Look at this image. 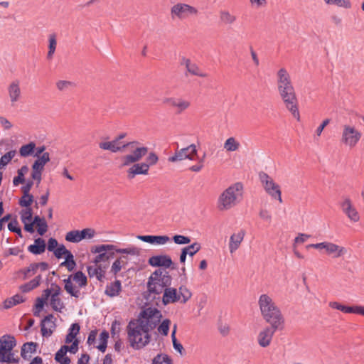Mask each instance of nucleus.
Segmentation results:
<instances>
[{
    "instance_id": "1",
    "label": "nucleus",
    "mask_w": 364,
    "mask_h": 364,
    "mask_svg": "<svg viewBox=\"0 0 364 364\" xmlns=\"http://www.w3.org/2000/svg\"><path fill=\"white\" fill-rule=\"evenodd\" d=\"M162 314L154 307L143 309L137 318L131 320L127 326V339L134 349H141L149 343V332L161 321Z\"/></svg>"
},
{
    "instance_id": "2",
    "label": "nucleus",
    "mask_w": 364,
    "mask_h": 364,
    "mask_svg": "<svg viewBox=\"0 0 364 364\" xmlns=\"http://www.w3.org/2000/svg\"><path fill=\"white\" fill-rule=\"evenodd\" d=\"M243 198V185L237 182L226 189L219 196L217 200V208L220 211L229 210L237 206Z\"/></svg>"
},
{
    "instance_id": "3",
    "label": "nucleus",
    "mask_w": 364,
    "mask_h": 364,
    "mask_svg": "<svg viewBox=\"0 0 364 364\" xmlns=\"http://www.w3.org/2000/svg\"><path fill=\"white\" fill-rule=\"evenodd\" d=\"M114 252L121 254H127L133 256H138L140 254V249L131 246L127 248H117L113 245H100L92 248V253H98L95 258L93 263H109V260L113 258Z\"/></svg>"
},
{
    "instance_id": "4",
    "label": "nucleus",
    "mask_w": 364,
    "mask_h": 364,
    "mask_svg": "<svg viewBox=\"0 0 364 364\" xmlns=\"http://www.w3.org/2000/svg\"><path fill=\"white\" fill-rule=\"evenodd\" d=\"M172 278L169 273L161 269H156L149 277L147 289L150 294L160 295L171 284Z\"/></svg>"
},
{
    "instance_id": "5",
    "label": "nucleus",
    "mask_w": 364,
    "mask_h": 364,
    "mask_svg": "<svg viewBox=\"0 0 364 364\" xmlns=\"http://www.w3.org/2000/svg\"><path fill=\"white\" fill-rule=\"evenodd\" d=\"M124 150L129 151V154L122 156V166H129L132 164L140 161L148 154L149 148L138 141L124 144Z\"/></svg>"
},
{
    "instance_id": "6",
    "label": "nucleus",
    "mask_w": 364,
    "mask_h": 364,
    "mask_svg": "<svg viewBox=\"0 0 364 364\" xmlns=\"http://www.w3.org/2000/svg\"><path fill=\"white\" fill-rule=\"evenodd\" d=\"M16 346L15 338L9 334L0 337V362L18 363L19 358L15 355L13 349Z\"/></svg>"
},
{
    "instance_id": "7",
    "label": "nucleus",
    "mask_w": 364,
    "mask_h": 364,
    "mask_svg": "<svg viewBox=\"0 0 364 364\" xmlns=\"http://www.w3.org/2000/svg\"><path fill=\"white\" fill-rule=\"evenodd\" d=\"M362 137V133L353 125L343 124L341 135V143L349 149L355 148Z\"/></svg>"
},
{
    "instance_id": "8",
    "label": "nucleus",
    "mask_w": 364,
    "mask_h": 364,
    "mask_svg": "<svg viewBox=\"0 0 364 364\" xmlns=\"http://www.w3.org/2000/svg\"><path fill=\"white\" fill-rule=\"evenodd\" d=\"M259 178L265 192L270 196L272 199L277 200L282 203L283 201L279 185L267 173L263 171L259 173Z\"/></svg>"
},
{
    "instance_id": "9",
    "label": "nucleus",
    "mask_w": 364,
    "mask_h": 364,
    "mask_svg": "<svg viewBox=\"0 0 364 364\" xmlns=\"http://www.w3.org/2000/svg\"><path fill=\"white\" fill-rule=\"evenodd\" d=\"M198 14V10L188 4L178 2L171 6L170 15L173 20L183 21L191 16H196Z\"/></svg>"
},
{
    "instance_id": "10",
    "label": "nucleus",
    "mask_w": 364,
    "mask_h": 364,
    "mask_svg": "<svg viewBox=\"0 0 364 364\" xmlns=\"http://www.w3.org/2000/svg\"><path fill=\"white\" fill-rule=\"evenodd\" d=\"M307 248H314L319 251L323 250V253L333 258H338L346 254L347 250L343 246H340L336 243L324 241L319 243L310 244L307 245Z\"/></svg>"
},
{
    "instance_id": "11",
    "label": "nucleus",
    "mask_w": 364,
    "mask_h": 364,
    "mask_svg": "<svg viewBox=\"0 0 364 364\" xmlns=\"http://www.w3.org/2000/svg\"><path fill=\"white\" fill-rule=\"evenodd\" d=\"M278 92L285 107L291 113L294 118L299 121L300 114L294 88L278 90Z\"/></svg>"
},
{
    "instance_id": "12",
    "label": "nucleus",
    "mask_w": 364,
    "mask_h": 364,
    "mask_svg": "<svg viewBox=\"0 0 364 364\" xmlns=\"http://www.w3.org/2000/svg\"><path fill=\"white\" fill-rule=\"evenodd\" d=\"M339 205L342 212L351 222L356 223L360 220L359 213L348 196L343 197Z\"/></svg>"
},
{
    "instance_id": "13",
    "label": "nucleus",
    "mask_w": 364,
    "mask_h": 364,
    "mask_svg": "<svg viewBox=\"0 0 364 364\" xmlns=\"http://www.w3.org/2000/svg\"><path fill=\"white\" fill-rule=\"evenodd\" d=\"M258 305L262 318L280 309L272 298L267 294L259 296Z\"/></svg>"
},
{
    "instance_id": "14",
    "label": "nucleus",
    "mask_w": 364,
    "mask_h": 364,
    "mask_svg": "<svg viewBox=\"0 0 364 364\" xmlns=\"http://www.w3.org/2000/svg\"><path fill=\"white\" fill-rule=\"evenodd\" d=\"M196 155L197 149L196 145L191 144L190 146L186 148L177 150L173 156L168 157V161L169 162H176L186 159L193 160L195 159V156Z\"/></svg>"
},
{
    "instance_id": "15",
    "label": "nucleus",
    "mask_w": 364,
    "mask_h": 364,
    "mask_svg": "<svg viewBox=\"0 0 364 364\" xmlns=\"http://www.w3.org/2000/svg\"><path fill=\"white\" fill-rule=\"evenodd\" d=\"M263 319L269 324V326L279 331L283 330L284 327L285 320L280 309L263 317Z\"/></svg>"
},
{
    "instance_id": "16",
    "label": "nucleus",
    "mask_w": 364,
    "mask_h": 364,
    "mask_svg": "<svg viewBox=\"0 0 364 364\" xmlns=\"http://www.w3.org/2000/svg\"><path fill=\"white\" fill-rule=\"evenodd\" d=\"M278 331L270 326H266L262 329L257 335V342L262 348L268 347L272 341L275 332Z\"/></svg>"
},
{
    "instance_id": "17",
    "label": "nucleus",
    "mask_w": 364,
    "mask_h": 364,
    "mask_svg": "<svg viewBox=\"0 0 364 364\" xmlns=\"http://www.w3.org/2000/svg\"><path fill=\"white\" fill-rule=\"evenodd\" d=\"M164 102L168 106L176 109V112L178 114H181L191 105L189 101L180 97H169L166 99Z\"/></svg>"
},
{
    "instance_id": "18",
    "label": "nucleus",
    "mask_w": 364,
    "mask_h": 364,
    "mask_svg": "<svg viewBox=\"0 0 364 364\" xmlns=\"http://www.w3.org/2000/svg\"><path fill=\"white\" fill-rule=\"evenodd\" d=\"M329 306L346 314H357L364 316V306H348L337 301L329 302Z\"/></svg>"
},
{
    "instance_id": "19",
    "label": "nucleus",
    "mask_w": 364,
    "mask_h": 364,
    "mask_svg": "<svg viewBox=\"0 0 364 364\" xmlns=\"http://www.w3.org/2000/svg\"><path fill=\"white\" fill-rule=\"evenodd\" d=\"M55 318L53 314L46 316L41 321V333L44 337H49L51 336L55 329Z\"/></svg>"
},
{
    "instance_id": "20",
    "label": "nucleus",
    "mask_w": 364,
    "mask_h": 364,
    "mask_svg": "<svg viewBox=\"0 0 364 364\" xmlns=\"http://www.w3.org/2000/svg\"><path fill=\"white\" fill-rule=\"evenodd\" d=\"M277 77L278 90L294 88L290 75L287 70H279Z\"/></svg>"
},
{
    "instance_id": "21",
    "label": "nucleus",
    "mask_w": 364,
    "mask_h": 364,
    "mask_svg": "<svg viewBox=\"0 0 364 364\" xmlns=\"http://www.w3.org/2000/svg\"><path fill=\"white\" fill-rule=\"evenodd\" d=\"M8 95L11 105L15 107L16 103L21 100V91L18 80L13 81L8 87Z\"/></svg>"
},
{
    "instance_id": "22",
    "label": "nucleus",
    "mask_w": 364,
    "mask_h": 364,
    "mask_svg": "<svg viewBox=\"0 0 364 364\" xmlns=\"http://www.w3.org/2000/svg\"><path fill=\"white\" fill-rule=\"evenodd\" d=\"M132 166L127 170V177L133 179L137 175H147L149 173V165L145 163H134L131 164Z\"/></svg>"
},
{
    "instance_id": "23",
    "label": "nucleus",
    "mask_w": 364,
    "mask_h": 364,
    "mask_svg": "<svg viewBox=\"0 0 364 364\" xmlns=\"http://www.w3.org/2000/svg\"><path fill=\"white\" fill-rule=\"evenodd\" d=\"M149 264L152 267H164L169 268L173 264L172 259L168 255H156L149 259Z\"/></svg>"
},
{
    "instance_id": "24",
    "label": "nucleus",
    "mask_w": 364,
    "mask_h": 364,
    "mask_svg": "<svg viewBox=\"0 0 364 364\" xmlns=\"http://www.w3.org/2000/svg\"><path fill=\"white\" fill-rule=\"evenodd\" d=\"M245 235V231L241 229L230 236L228 246L231 254L234 253L240 247Z\"/></svg>"
},
{
    "instance_id": "25",
    "label": "nucleus",
    "mask_w": 364,
    "mask_h": 364,
    "mask_svg": "<svg viewBox=\"0 0 364 364\" xmlns=\"http://www.w3.org/2000/svg\"><path fill=\"white\" fill-rule=\"evenodd\" d=\"M162 301L164 305L180 302L178 289L176 288L167 287L163 292Z\"/></svg>"
},
{
    "instance_id": "26",
    "label": "nucleus",
    "mask_w": 364,
    "mask_h": 364,
    "mask_svg": "<svg viewBox=\"0 0 364 364\" xmlns=\"http://www.w3.org/2000/svg\"><path fill=\"white\" fill-rule=\"evenodd\" d=\"M140 240L150 244L164 245L170 241L167 235H139Z\"/></svg>"
},
{
    "instance_id": "27",
    "label": "nucleus",
    "mask_w": 364,
    "mask_h": 364,
    "mask_svg": "<svg viewBox=\"0 0 364 364\" xmlns=\"http://www.w3.org/2000/svg\"><path fill=\"white\" fill-rule=\"evenodd\" d=\"M99 146L103 150H109L114 153L124 151V144H122L120 142H117V140L115 139L111 141L100 142L99 144Z\"/></svg>"
},
{
    "instance_id": "28",
    "label": "nucleus",
    "mask_w": 364,
    "mask_h": 364,
    "mask_svg": "<svg viewBox=\"0 0 364 364\" xmlns=\"http://www.w3.org/2000/svg\"><path fill=\"white\" fill-rule=\"evenodd\" d=\"M46 245L45 240L41 237L35 239L34 244L28 247V251L33 255H41L46 250Z\"/></svg>"
},
{
    "instance_id": "29",
    "label": "nucleus",
    "mask_w": 364,
    "mask_h": 364,
    "mask_svg": "<svg viewBox=\"0 0 364 364\" xmlns=\"http://www.w3.org/2000/svg\"><path fill=\"white\" fill-rule=\"evenodd\" d=\"M37 343L34 342H28L21 347V355L25 360H29L31 354L36 351Z\"/></svg>"
},
{
    "instance_id": "30",
    "label": "nucleus",
    "mask_w": 364,
    "mask_h": 364,
    "mask_svg": "<svg viewBox=\"0 0 364 364\" xmlns=\"http://www.w3.org/2000/svg\"><path fill=\"white\" fill-rule=\"evenodd\" d=\"M121 289L122 286L120 281L116 280L115 282L107 285L105 293L110 297H114L119 295L121 291Z\"/></svg>"
},
{
    "instance_id": "31",
    "label": "nucleus",
    "mask_w": 364,
    "mask_h": 364,
    "mask_svg": "<svg viewBox=\"0 0 364 364\" xmlns=\"http://www.w3.org/2000/svg\"><path fill=\"white\" fill-rule=\"evenodd\" d=\"M73 275H70L67 279H65L63 280L64 283H65V290L69 294H70L72 296H74V297H79L80 296V291L78 289H76L74 286H73V284L72 282V280H73V278H72Z\"/></svg>"
},
{
    "instance_id": "32",
    "label": "nucleus",
    "mask_w": 364,
    "mask_h": 364,
    "mask_svg": "<svg viewBox=\"0 0 364 364\" xmlns=\"http://www.w3.org/2000/svg\"><path fill=\"white\" fill-rule=\"evenodd\" d=\"M57 47V39L55 34H51L48 36V53L46 55V58L48 60H50L53 58L55 50Z\"/></svg>"
},
{
    "instance_id": "33",
    "label": "nucleus",
    "mask_w": 364,
    "mask_h": 364,
    "mask_svg": "<svg viewBox=\"0 0 364 364\" xmlns=\"http://www.w3.org/2000/svg\"><path fill=\"white\" fill-rule=\"evenodd\" d=\"M34 223L37 225L38 233L43 236L48 230V225L44 218L38 215L34 217Z\"/></svg>"
},
{
    "instance_id": "34",
    "label": "nucleus",
    "mask_w": 364,
    "mask_h": 364,
    "mask_svg": "<svg viewBox=\"0 0 364 364\" xmlns=\"http://www.w3.org/2000/svg\"><path fill=\"white\" fill-rule=\"evenodd\" d=\"M240 146V142L235 137H229L224 143V149L227 151H235Z\"/></svg>"
},
{
    "instance_id": "35",
    "label": "nucleus",
    "mask_w": 364,
    "mask_h": 364,
    "mask_svg": "<svg viewBox=\"0 0 364 364\" xmlns=\"http://www.w3.org/2000/svg\"><path fill=\"white\" fill-rule=\"evenodd\" d=\"M220 19L224 24L231 25L235 22L237 18L228 11L222 10L220 11Z\"/></svg>"
},
{
    "instance_id": "36",
    "label": "nucleus",
    "mask_w": 364,
    "mask_h": 364,
    "mask_svg": "<svg viewBox=\"0 0 364 364\" xmlns=\"http://www.w3.org/2000/svg\"><path fill=\"white\" fill-rule=\"evenodd\" d=\"M28 170L29 169L27 166H23L18 170V176L14 177L13 180L14 186H17L20 183H23L25 182L24 176L28 173Z\"/></svg>"
},
{
    "instance_id": "37",
    "label": "nucleus",
    "mask_w": 364,
    "mask_h": 364,
    "mask_svg": "<svg viewBox=\"0 0 364 364\" xmlns=\"http://www.w3.org/2000/svg\"><path fill=\"white\" fill-rule=\"evenodd\" d=\"M80 325L77 323H73L70 328L69 332L65 338V343H70L73 341L76 336L78 334L80 331Z\"/></svg>"
},
{
    "instance_id": "38",
    "label": "nucleus",
    "mask_w": 364,
    "mask_h": 364,
    "mask_svg": "<svg viewBox=\"0 0 364 364\" xmlns=\"http://www.w3.org/2000/svg\"><path fill=\"white\" fill-rule=\"evenodd\" d=\"M36 149V144L30 142L27 144L23 145L19 149V154L22 157H27L33 154Z\"/></svg>"
},
{
    "instance_id": "39",
    "label": "nucleus",
    "mask_w": 364,
    "mask_h": 364,
    "mask_svg": "<svg viewBox=\"0 0 364 364\" xmlns=\"http://www.w3.org/2000/svg\"><path fill=\"white\" fill-rule=\"evenodd\" d=\"M37 159L33 164V166L44 169L45 165L50 161V154L48 152L43 153L41 156H36Z\"/></svg>"
},
{
    "instance_id": "40",
    "label": "nucleus",
    "mask_w": 364,
    "mask_h": 364,
    "mask_svg": "<svg viewBox=\"0 0 364 364\" xmlns=\"http://www.w3.org/2000/svg\"><path fill=\"white\" fill-rule=\"evenodd\" d=\"M72 275L73 280L78 284L79 287H83L87 285V277L82 272L78 271Z\"/></svg>"
},
{
    "instance_id": "41",
    "label": "nucleus",
    "mask_w": 364,
    "mask_h": 364,
    "mask_svg": "<svg viewBox=\"0 0 364 364\" xmlns=\"http://www.w3.org/2000/svg\"><path fill=\"white\" fill-rule=\"evenodd\" d=\"M180 302L185 304L191 297V292L184 286H181L178 290Z\"/></svg>"
},
{
    "instance_id": "42",
    "label": "nucleus",
    "mask_w": 364,
    "mask_h": 364,
    "mask_svg": "<svg viewBox=\"0 0 364 364\" xmlns=\"http://www.w3.org/2000/svg\"><path fill=\"white\" fill-rule=\"evenodd\" d=\"M16 154L15 150H11L3 155L0 159V169L4 168L16 156Z\"/></svg>"
},
{
    "instance_id": "43",
    "label": "nucleus",
    "mask_w": 364,
    "mask_h": 364,
    "mask_svg": "<svg viewBox=\"0 0 364 364\" xmlns=\"http://www.w3.org/2000/svg\"><path fill=\"white\" fill-rule=\"evenodd\" d=\"M152 364H172V360L166 354H158L153 359Z\"/></svg>"
},
{
    "instance_id": "44",
    "label": "nucleus",
    "mask_w": 364,
    "mask_h": 364,
    "mask_svg": "<svg viewBox=\"0 0 364 364\" xmlns=\"http://www.w3.org/2000/svg\"><path fill=\"white\" fill-rule=\"evenodd\" d=\"M108 338H109V333L107 331H103L100 333V343L97 347L100 351L105 352L106 350Z\"/></svg>"
},
{
    "instance_id": "45",
    "label": "nucleus",
    "mask_w": 364,
    "mask_h": 364,
    "mask_svg": "<svg viewBox=\"0 0 364 364\" xmlns=\"http://www.w3.org/2000/svg\"><path fill=\"white\" fill-rule=\"evenodd\" d=\"M171 321L168 318L164 319L161 323L159 325L157 328L158 332L163 336H167L168 333Z\"/></svg>"
},
{
    "instance_id": "46",
    "label": "nucleus",
    "mask_w": 364,
    "mask_h": 364,
    "mask_svg": "<svg viewBox=\"0 0 364 364\" xmlns=\"http://www.w3.org/2000/svg\"><path fill=\"white\" fill-rule=\"evenodd\" d=\"M50 306L53 310L56 311H61L62 309L64 307L63 303L61 301L59 296H51L50 298Z\"/></svg>"
},
{
    "instance_id": "47",
    "label": "nucleus",
    "mask_w": 364,
    "mask_h": 364,
    "mask_svg": "<svg viewBox=\"0 0 364 364\" xmlns=\"http://www.w3.org/2000/svg\"><path fill=\"white\" fill-rule=\"evenodd\" d=\"M109 263H97L94 264V267L98 272V276L103 280L105 277V273L109 267Z\"/></svg>"
},
{
    "instance_id": "48",
    "label": "nucleus",
    "mask_w": 364,
    "mask_h": 364,
    "mask_svg": "<svg viewBox=\"0 0 364 364\" xmlns=\"http://www.w3.org/2000/svg\"><path fill=\"white\" fill-rule=\"evenodd\" d=\"M65 240L70 242H78L81 241L79 230H72L66 234Z\"/></svg>"
},
{
    "instance_id": "49",
    "label": "nucleus",
    "mask_w": 364,
    "mask_h": 364,
    "mask_svg": "<svg viewBox=\"0 0 364 364\" xmlns=\"http://www.w3.org/2000/svg\"><path fill=\"white\" fill-rule=\"evenodd\" d=\"M21 219L22 223L31 222L33 218V211L31 208L23 209L21 213Z\"/></svg>"
},
{
    "instance_id": "50",
    "label": "nucleus",
    "mask_w": 364,
    "mask_h": 364,
    "mask_svg": "<svg viewBox=\"0 0 364 364\" xmlns=\"http://www.w3.org/2000/svg\"><path fill=\"white\" fill-rule=\"evenodd\" d=\"M201 248L200 244L198 242H194L191 245L185 247L183 250H186L187 255L191 257H193L195 254H196Z\"/></svg>"
},
{
    "instance_id": "51",
    "label": "nucleus",
    "mask_w": 364,
    "mask_h": 364,
    "mask_svg": "<svg viewBox=\"0 0 364 364\" xmlns=\"http://www.w3.org/2000/svg\"><path fill=\"white\" fill-rule=\"evenodd\" d=\"M43 171V168L32 165L31 178L32 179L37 181V185H38L41 181V175Z\"/></svg>"
},
{
    "instance_id": "52",
    "label": "nucleus",
    "mask_w": 364,
    "mask_h": 364,
    "mask_svg": "<svg viewBox=\"0 0 364 364\" xmlns=\"http://www.w3.org/2000/svg\"><path fill=\"white\" fill-rule=\"evenodd\" d=\"M172 239L177 245H186L191 242V238L189 237L181 235H176Z\"/></svg>"
},
{
    "instance_id": "53",
    "label": "nucleus",
    "mask_w": 364,
    "mask_h": 364,
    "mask_svg": "<svg viewBox=\"0 0 364 364\" xmlns=\"http://www.w3.org/2000/svg\"><path fill=\"white\" fill-rule=\"evenodd\" d=\"M33 200V196L32 195H28V196H25V195H23V196L19 200L18 203L21 207L30 208Z\"/></svg>"
},
{
    "instance_id": "54",
    "label": "nucleus",
    "mask_w": 364,
    "mask_h": 364,
    "mask_svg": "<svg viewBox=\"0 0 364 364\" xmlns=\"http://www.w3.org/2000/svg\"><path fill=\"white\" fill-rule=\"evenodd\" d=\"M124 267V266L122 264V258H119L113 262L111 272L116 275Z\"/></svg>"
},
{
    "instance_id": "55",
    "label": "nucleus",
    "mask_w": 364,
    "mask_h": 364,
    "mask_svg": "<svg viewBox=\"0 0 364 364\" xmlns=\"http://www.w3.org/2000/svg\"><path fill=\"white\" fill-rule=\"evenodd\" d=\"M329 5H336L338 7L345 9H349L351 7V3L350 0H331Z\"/></svg>"
},
{
    "instance_id": "56",
    "label": "nucleus",
    "mask_w": 364,
    "mask_h": 364,
    "mask_svg": "<svg viewBox=\"0 0 364 364\" xmlns=\"http://www.w3.org/2000/svg\"><path fill=\"white\" fill-rule=\"evenodd\" d=\"M159 161L158 156L154 152H150L146 159L145 164L149 165V168L157 164Z\"/></svg>"
},
{
    "instance_id": "57",
    "label": "nucleus",
    "mask_w": 364,
    "mask_h": 364,
    "mask_svg": "<svg viewBox=\"0 0 364 364\" xmlns=\"http://www.w3.org/2000/svg\"><path fill=\"white\" fill-rule=\"evenodd\" d=\"M73 85V83L68 80H59L56 82V87L60 91L67 90Z\"/></svg>"
},
{
    "instance_id": "58",
    "label": "nucleus",
    "mask_w": 364,
    "mask_h": 364,
    "mask_svg": "<svg viewBox=\"0 0 364 364\" xmlns=\"http://www.w3.org/2000/svg\"><path fill=\"white\" fill-rule=\"evenodd\" d=\"M95 235V230L90 228L83 229L80 231V236L81 240L83 239H91Z\"/></svg>"
},
{
    "instance_id": "59",
    "label": "nucleus",
    "mask_w": 364,
    "mask_h": 364,
    "mask_svg": "<svg viewBox=\"0 0 364 364\" xmlns=\"http://www.w3.org/2000/svg\"><path fill=\"white\" fill-rule=\"evenodd\" d=\"M68 352V346H63L61 348L57 351L55 355V360L56 361H60V359H63L66 356V353Z\"/></svg>"
},
{
    "instance_id": "60",
    "label": "nucleus",
    "mask_w": 364,
    "mask_h": 364,
    "mask_svg": "<svg viewBox=\"0 0 364 364\" xmlns=\"http://www.w3.org/2000/svg\"><path fill=\"white\" fill-rule=\"evenodd\" d=\"M38 269L36 263H32L27 268L24 269L22 272H23L25 277L31 276V273L34 274Z\"/></svg>"
},
{
    "instance_id": "61",
    "label": "nucleus",
    "mask_w": 364,
    "mask_h": 364,
    "mask_svg": "<svg viewBox=\"0 0 364 364\" xmlns=\"http://www.w3.org/2000/svg\"><path fill=\"white\" fill-rule=\"evenodd\" d=\"M259 215L261 219L264 221L270 223L272 221V215L267 209H260Z\"/></svg>"
},
{
    "instance_id": "62",
    "label": "nucleus",
    "mask_w": 364,
    "mask_h": 364,
    "mask_svg": "<svg viewBox=\"0 0 364 364\" xmlns=\"http://www.w3.org/2000/svg\"><path fill=\"white\" fill-rule=\"evenodd\" d=\"M55 256L60 259L63 257V255H65V252H67V249L63 245H58L54 250H53Z\"/></svg>"
},
{
    "instance_id": "63",
    "label": "nucleus",
    "mask_w": 364,
    "mask_h": 364,
    "mask_svg": "<svg viewBox=\"0 0 364 364\" xmlns=\"http://www.w3.org/2000/svg\"><path fill=\"white\" fill-rule=\"evenodd\" d=\"M0 125L4 130H9L13 127L11 122L3 116H0Z\"/></svg>"
},
{
    "instance_id": "64",
    "label": "nucleus",
    "mask_w": 364,
    "mask_h": 364,
    "mask_svg": "<svg viewBox=\"0 0 364 364\" xmlns=\"http://www.w3.org/2000/svg\"><path fill=\"white\" fill-rule=\"evenodd\" d=\"M45 301L43 298H38L36 301V304L35 305L36 311L33 314L36 316H39V312L42 310L44 306Z\"/></svg>"
}]
</instances>
